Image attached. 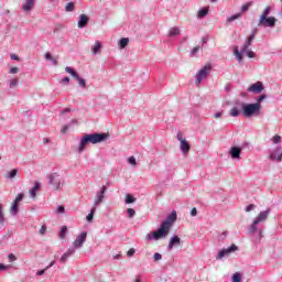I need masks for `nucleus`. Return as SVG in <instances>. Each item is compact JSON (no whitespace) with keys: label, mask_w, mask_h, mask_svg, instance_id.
Here are the masks:
<instances>
[{"label":"nucleus","mask_w":282,"mask_h":282,"mask_svg":"<svg viewBox=\"0 0 282 282\" xmlns=\"http://www.w3.org/2000/svg\"><path fill=\"white\" fill-rule=\"evenodd\" d=\"M6 223V216L3 215V205L0 204V224Z\"/></svg>","instance_id":"36"},{"label":"nucleus","mask_w":282,"mask_h":282,"mask_svg":"<svg viewBox=\"0 0 282 282\" xmlns=\"http://www.w3.org/2000/svg\"><path fill=\"white\" fill-rule=\"evenodd\" d=\"M46 180L52 191H63V188H65V177L57 172L47 174Z\"/></svg>","instance_id":"3"},{"label":"nucleus","mask_w":282,"mask_h":282,"mask_svg":"<svg viewBox=\"0 0 282 282\" xmlns=\"http://www.w3.org/2000/svg\"><path fill=\"white\" fill-rule=\"evenodd\" d=\"M45 61H50L52 63V65L56 66L58 65V59H56V57L52 56V53L46 52L44 55Z\"/></svg>","instance_id":"20"},{"label":"nucleus","mask_w":282,"mask_h":282,"mask_svg":"<svg viewBox=\"0 0 282 282\" xmlns=\"http://www.w3.org/2000/svg\"><path fill=\"white\" fill-rule=\"evenodd\" d=\"M55 264H56V261H52V262L46 267V270H50V268H54Z\"/></svg>","instance_id":"61"},{"label":"nucleus","mask_w":282,"mask_h":282,"mask_svg":"<svg viewBox=\"0 0 282 282\" xmlns=\"http://www.w3.org/2000/svg\"><path fill=\"white\" fill-rule=\"evenodd\" d=\"M180 141V151L183 153L184 158L188 156V152L191 151V143L183 138H178Z\"/></svg>","instance_id":"10"},{"label":"nucleus","mask_w":282,"mask_h":282,"mask_svg":"<svg viewBox=\"0 0 282 282\" xmlns=\"http://www.w3.org/2000/svg\"><path fill=\"white\" fill-rule=\"evenodd\" d=\"M153 259L154 261H162V253H154Z\"/></svg>","instance_id":"46"},{"label":"nucleus","mask_w":282,"mask_h":282,"mask_svg":"<svg viewBox=\"0 0 282 282\" xmlns=\"http://www.w3.org/2000/svg\"><path fill=\"white\" fill-rule=\"evenodd\" d=\"M46 231H47V226L43 225V226L40 228V235H45Z\"/></svg>","instance_id":"49"},{"label":"nucleus","mask_w":282,"mask_h":282,"mask_svg":"<svg viewBox=\"0 0 282 282\" xmlns=\"http://www.w3.org/2000/svg\"><path fill=\"white\" fill-rule=\"evenodd\" d=\"M74 8H75L74 2H68V3L65 6V12H74Z\"/></svg>","instance_id":"32"},{"label":"nucleus","mask_w":282,"mask_h":282,"mask_svg":"<svg viewBox=\"0 0 282 282\" xmlns=\"http://www.w3.org/2000/svg\"><path fill=\"white\" fill-rule=\"evenodd\" d=\"M105 193H107V185H102L100 191L96 194L95 200H94V207L100 206L102 202H105Z\"/></svg>","instance_id":"8"},{"label":"nucleus","mask_w":282,"mask_h":282,"mask_svg":"<svg viewBox=\"0 0 282 282\" xmlns=\"http://www.w3.org/2000/svg\"><path fill=\"white\" fill-rule=\"evenodd\" d=\"M267 96L262 95L258 98L257 102H259V105H261L262 100H265Z\"/></svg>","instance_id":"57"},{"label":"nucleus","mask_w":282,"mask_h":282,"mask_svg":"<svg viewBox=\"0 0 282 282\" xmlns=\"http://www.w3.org/2000/svg\"><path fill=\"white\" fill-rule=\"evenodd\" d=\"M177 219V212L172 210L171 215L166 217V219L161 224L160 228L156 231H152L147 235L148 241H158L166 235H169V230H171V226H173V223Z\"/></svg>","instance_id":"1"},{"label":"nucleus","mask_w":282,"mask_h":282,"mask_svg":"<svg viewBox=\"0 0 282 282\" xmlns=\"http://www.w3.org/2000/svg\"><path fill=\"white\" fill-rule=\"evenodd\" d=\"M250 8H252V1L246 2V3L241 7V12H248V10H250Z\"/></svg>","instance_id":"30"},{"label":"nucleus","mask_w":282,"mask_h":282,"mask_svg":"<svg viewBox=\"0 0 282 282\" xmlns=\"http://www.w3.org/2000/svg\"><path fill=\"white\" fill-rule=\"evenodd\" d=\"M108 138H109V133H105V132H101V133L95 132V133H89L84 135L79 142L78 153H83L87 144H100V142H105V140H107Z\"/></svg>","instance_id":"2"},{"label":"nucleus","mask_w":282,"mask_h":282,"mask_svg":"<svg viewBox=\"0 0 282 282\" xmlns=\"http://www.w3.org/2000/svg\"><path fill=\"white\" fill-rule=\"evenodd\" d=\"M68 259H69V256L66 253H63V256L59 258V263H67Z\"/></svg>","instance_id":"39"},{"label":"nucleus","mask_w":282,"mask_h":282,"mask_svg":"<svg viewBox=\"0 0 282 282\" xmlns=\"http://www.w3.org/2000/svg\"><path fill=\"white\" fill-rule=\"evenodd\" d=\"M241 13H237L235 15H231L227 19V23H231V21H237V19H240Z\"/></svg>","instance_id":"35"},{"label":"nucleus","mask_w":282,"mask_h":282,"mask_svg":"<svg viewBox=\"0 0 282 282\" xmlns=\"http://www.w3.org/2000/svg\"><path fill=\"white\" fill-rule=\"evenodd\" d=\"M263 90V83L257 82L256 84H252L247 91H250L251 94H261Z\"/></svg>","instance_id":"13"},{"label":"nucleus","mask_w":282,"mask_h":282,"mask_svg":"<svg viewBox=\"0 0 282 282\" xmlns=\"http://www.w3.org/2000/svg\"><path fill=\"white\" fill-rule=\"evenodd\" d=\"M242 54L243 53H241V51L239 52V50H235V55L237 56V58L239 59V61H242L243 59V56H242Z\"/></svg>","instance_id":"43"},{"label":"nucleus","mask_w":282,"mask_h":282,"mask_svg":"<svg viewBox=\"0 0 282 282\" xmlns=\"http://www.w3.org/2000/svg\"><path fill=\"white\" fill-rule=\"evenodd\" d=\"M47 271V269H42L40 271L36 272V276H43V274H45V272Z\"/></svg>","instance_id":"53"},{"label":"nucleus","mask_w":282,"mask_h":282,"mask_svg":"<svg viewBox=\"0 0 282 282\" xmlns=\"http://www.w3.org/2000/svg\"><path fill=\"white\" fill-rule=\"evenodd\" d=\"M237 250H239V247H237V245H231L227 249H221L217 254L216 259H224V257H228V254L237 252Z\"/></svg>","instance_id":"11"},{"label":"nucleus","mask_w":282,"mask_h":282,"mask_svg":"<svg viewBox=\"0 0 282 282\" xmlns=\"http://www.w3.org/2000/svg\"><path fill=\"white\" fill-rule=\"evenodd\" d=\"M170 36H177V29L174 26L173 29L170 30Z\"/></svg>","instance_id":"47"},{"label":"nucleus","mask_w":282,"mask_h":282,"mask_svg":"<svg viewBox=\"0 0 282 282\" xmlns=\"http://www.w3.org/2000/svg\"><path fill=\"white\" fill-rule=\"evenodd\" d=\"M230 116H232V118H237L241 116V110H239L237 107H234L230 109Z\"/></svg>","instance_id":"26"},{"label":"nucleus","mask_w":282,"mask_h":282,"mask_svg":"<svg viewBox=\"0 0 282 282\" xmlns=\"http://www.w3.org/2000/svg\"><path fill=\"white\" fill-rule=\"evenodd\" d=\"M10 58H11V61H21V58L17 54H11Z\"/></svg>","instance_id":"54"},{"label":"nucleus","mask_w":282,"mask_h":282,"mask_svg":"<svg viewBox=\"0 0 282 282\" xmlns=\"http://www.w3.org/2000/svg\"><path fill=\"white\" fill-rule=\"evenodd\" d=\"M272 140H273V144H279V142H281V135L275 134V135L272 138Z\"/></svg>","instance_id":"44"},{"label":"nucleus","mask_w":282,"mask_h":282,"mask_svg":"<svg viewBox=\"0 0 282 282\" xmlns=\"http://www.w3.org/2000/svg\"><path fill=\"white\" fill-rule=\"evenodd\" d=\"M67 235V226H63L59 231V239H65Z\"/></svg>","instance_id":"31"},{"label":"nucleus","mask_w":282,"mask_h":282,"mask_svg":"<svg viewBox=\"0 0 282 282\" xmlns=\"http://www.w3.org/2000/svg\"><path fill=\"white\" fill-rule=\"evenodd\" d=\"M212 69H213V66L210 64H206L200 70H198V73L196 74L195 84L199 85L202 80H206Z\"/></svg>","instance_id":"6"},{"label":"nucleus","mask_w":282,"mask_h":282,"mask_svg":"<svg viewBox=\"0 0 282 282\" xmlns=\"http://www.w3.org/2000/svg\"><path fill=\"white\" fill-rule=\"evenodd\" d=\"M128 163L131 164V166L138 165V161L135 160V156L128 158Z\"/></svg>","instance_id":"37"},{"label":"nucleus","mask_w":282,"mask_h":282,"mask_svg":"<svg viewBox=\"0 0 282 282\" xmlns=\"http://www.w3.org/2000/svg\"><path fill=\"white\" fill-rule=\"evenodd\" d=\"M270 215V209H267L264 212H261L257 218L253 220L254 224H261V221H265L268 219V216Z\"/></svg>","instance_id":"15"},{"label":"nucleus","mask_w":282,"mask_h":282,"mask_svg":"<svg viewBox=\"0 0 282 282\" xmlns=\"http://www.w3.org/2000/svg\"><path fill=\"white\" fill-rule=\"evenodd\" d=\"M101 50H102V44L100 43V41H97L95 45L91 47V54L96 56V54H98Z\"/></svg>","instance_id":"21"},{"label":"nucleus","mask_w":282,"mask_h":282,"mask_svg":"<svg viewBox=\"0 0 282 282\" xmlns=\"http://www.w3.org/2000/svg\"><path fill=\"white\" fill-rule=\"evenodd\" d=\"M87 241V231H83L77 236V238L73 242V248L76 250L80 249L83 245Z\"/></svg>","instance_id":"9"},{"label":"nucleus","mask_w":282,"mask_h":282,"mask_svg":"<svg viewBox=\"0 0 282 282\" xmlns=\"http://www.w3.org/2000/svg\"><path fill=\"white\" fill-rule=\"evenodd\" d=\"M89 23V15L87 14H80L79 19L77 21V28L83 30V28H87V24Z\"/></svg>","instance_id":"14"},{"label":"nucleus","mask_w":282,"mask_h":282,"mask_svg":"<svg viewBox=\"0 0 282 282\" xmlns=\"http://www.w3.org/2000/svg\"><path fill=\"white\" fill-rule=\"evenodd\" d=\"M69 111H72L69 108H66L62 111V113H69Z\"/></svg>","instance_id":"63"},{"label":"nucleus","mask_w":282,"mask_h":282,"mask_svg":"<svg viewBox=\"0 0 282 282\" xmlns=\"http://www.w3.org/2000/svg\"><path fill=\"white\" fill-rule=\"evenodd\" d=\"M23 197H25V195L23 193H19L13 203L19 204L20 202H23Z\"/></svg>","instance_id":"34"},{"label":"nucleus","mask_w":282,"mask_h":282,"mask_svg":"<svg viewBox=\"0 0 282 282\" xmlns=\"http://www.w3.org/2000/svg\"><path fill=\"white\" fill-rule=\"evenodd\" d=\"M19 174V170L18 169H13L10 172H8L6 174V178L7 180H14V177H17V175Z\"/></svg>","instance_id":"23"},{"label":"nucleus","mask_w":282,"mask_h":282,"mask_svg":"<svg viewBox=\"0 0 282 282\" xmlns=\"http://www.w3.org/2000/svg\"><path fill=\"white\" fill-rule=\"evenodd\" d=\"M133 254H135V249H129V251L127 252V257H133Z\"/></svg>","instance_id":"50"},{"label":"nucleus","mask_w":282,"mask_h":282,"mask_svg":"<svg viewBox=\"0 0 282 282\" xmlns=\"http://www.w3.org/2000/svg\"><path fill=\"white\" fill-rule=\"evenodd\" d=\"M11 74H19V67H12L10 68V72Z\"/></svg>","instance_id":"55"},{"label":"nucleus","mask_w":282,"mask_h":282,"mask_svg":"<svg viewBox=\"0 0 282 282\" xmlns=\"http://www.w3.org/2000/svg\"><path fill=\"white\" fill-rule=\"evenodd\" d=\"M10 214L12 217H17L19 215V203H12Z\"/></svg>","instance_id":"22"},{"label":"nucleus","mask_w":282,"mask_h":282,"mask_svg":"<svg viewBox=\"0 0 282 282\" xmlns=\"http://www.w3.org/2000/svg\"><path fill=\"white\" fill-rule=\"evenodd\" d=\"M41 189V183L35 181L34 186L30 189V195L32 198L36 197V192Z\"/></svg>","instance_id":"18"},{"label":"nucleus","mask_w":282,"mask_h":282,"mask_svg":"<svg viewBox=\"0 0 282 282\" xmlns=\"http://www.w3.org/2000/svg\"><path fill=\"white\" fill-rule=\"evenodd\" d=\"M34 9V0H26L23 4H22V10L24 12H32V10Z\"/></svg>","instance_id":"16"},{"label":"nucleus","mask_w":282,"mask_h":282,"mask_svg":"<svg viewBox=\"0 0 282 282\" xmlns=\"http://www.w3.org/2000/svg\"><path fill=\"white\" fill-rule=\"evenodd\" d=\"M127 213H128V217H129L130 219H133V217H135V209H133V208H128Z\"/></svg>","instance_id":"38"},{"label":"nucleus","mask_w":282,"mask_h":282,"mask_svg":"<svg viewBox=\"0 0 282 282\" xmlns=\"http://www.w3.org/2000/svg\"><path fill=\"white\" fill-rule=\"evenodd\" d=\"M43 144H50V139L48 138H44L43 139Z\"/></svg>","instance_id":"62"},{"label":"nucleus","mask_w":282,"mask_h":282,"mask_svg":"<svg viewBox=\"0 0 282 282\" xmlns=\"http://www.w3.org/2000/svg\"><path fill=\"white\" fill-rule=\"evenodd\" d=\"M241 115L243 118H252V116H259V111H261V104H240Z\"/></svg>","instance_id":"4"},{"label":"nucleus","mask_w":282,"mask_h":282,"mask_svg":"<svg viewBox=\"0 0 282 282\" xmlns=\"http://www.w3.org/2000/svg\"><path fill=\"white\" fill-rule=\"evenodd\" d=\"M10 264L0 263V272H6V270H10Z\"/></svg>","instance_id":"40"},{"label":"nucleus","mask_w":282,"mask_h":282,"mask_svg":"<svg viewBox=\"0 0 282 282\" xmlns=\"http://www.w3.org/2000/svg\"><path fill=\"white\" fill-rule=\"evenodd\" d=\"M256 35H257V32H253L251 35H249L241 47V54H246L248 58H254L257 56L254 52L248 50L250 45H252V41H254Z\"/></svg>","instance_id":"5"},{"label":"nucleus","mask_w":282,"mask_h":282,"mask_svg":"<svg viewBox=\"0 0 282 282\" xmlns=\"http://www.w3.org/2000/svg\"><path fill=\"white\" fill-rule=\"evenodd\" d=\"M18 85H19V79L14 78L9 80L10 89H14V87H17Z\"/></svg>","instance_id":"33"},{"label":"nucleus","mask_w":282,"mask_h":282,"mask_svg":"<svg viewBox=\"0 0 282 282\" xmlns=\"http://www.w3.org/2000/svg\"><path fill=\"white\" fill-rule=\"evenodd\" d=\"M75 124H78V120L76 119L70 120L67 124H65L62 128V133H67V131H69V129H72V127H74Z\"/></svg>","instance_id":"19"},{"label":"nucleus","mask_w":282,"mask_h":282,"mask_svg":"<svg viewBox=\"0 0 282 282\" xmlns=\"http://www.w3.org/2000/svg\"><path fill=\"white\" fill-rule=\"evenodd\" d=\"M206 14H208V9H202L200 11H198V17L200 19L206 17Z\"/></svg>","instance_id":"41"},{"label":"nucleus","mask_w":282,"mask_h":282,"mask_svg":"<svg viewBox=\"0 0 282 282\" xmlns=\"http://www.w3.org/2000/svg\"><path fill=\"white\" fill-rule=\"evenodd\" d=\"M175 243H177V235L173 236L169 246H167V249L169 250H173V246H175Z\"/></svg>","instance_id":"29"},{"label":"nucleus","mask_w":282,"mask_h":282,"mask_svg":"<svg viewBox=\"0 0 282 282\" xmlns=\"http://www.w3.org/2000/svg\"><path fill=\"white\" fill-rule=\"evenodd\" d=\"M271 11H272V8L265 7V9L263 10V12L259 19H261V21H263L264 19H267L269 17Z\"/></svg>","instance_id":"25"},{"label":"nucleus","mask_w":282,"mask_h":282,"mask_svg":"<svg viewBox=\"0 0 282 282\" xmlns=\"http://www.w3.org/2000/svg\"><path fill=\"white\" fill-rule=\"evenodd\" d=\"M221 116H224V111H219V112H216L215 115H214V118H221Z\"/></svg>","instance_id":"58"},{"label":"nucleus","mask_w":282,"mask_h":282,"mask_svg":"<svg viewBox=\"0 0 282 282\" xmlns=\"http://www.w3.org/2000/svg\"><path fill=\"white\" fill-rule=\"evenodd\" d=\"M65 72L67 74H70V76H73V78H75V80H77V83L82 89H87V82H85V79L83 77H80V75H78V73L74 68L66 66Z\"/></svg>","instance_id":"7"},{"label":"nucleus","mask_w":282,"mask_h":282,"mask_svg":"<svg viewBox=\"0 0 282 282\" xmlns=\"http://www.w3.org/2000/svg\"><path fill=\"white\" fill-rule=\"evenodd\" d=\"M251 210H254V205L250 204L246 207V213H250Z\"/></svg>","instance_id":"52"},{"label":"nucleus","mask_w":282,"mask_h":282,"mask_svg":"<svg viewBox=\"0 0 282 282\" xmlns=\"http://www.w3.org/2000/svg\"><path fill=\"white\" fill-rule=\"evenodd\" d=\"M96 214V207H93L91 209H90V213L86 216V220L88 221V223H91V221H94V215Z\"/></svg>","instance_id":"27"},{"label":"nucleus","mask_w":282,"mask_h":282,"mask_svg":"<svg viewBox=\"0 0 282 282\" xmlns=\"http://www.w3.org/2000/svg\"><path fill=\"white\" fill-rule=\"evenodd\" d=\"M230 154H231V158H234V160H239L241 155V148L232 147L230 150Z\"/></svg>","instance_id":"17"},{"label":"nucleus","mask_w":282,"mask_h":282,"mask_svg":"<svg viewBox=\"0 0 282 282\" xmlns=\"http://www.w3.org/2000/svg\"><path fill=\"white\" fill-rule=\"evenodd\" d=\"M76 252V248H69L66 250L65 254H67L68 257H72V254H74Z\"/></svg>","instance_id":"42"},{"label":"nucleus","mask_w":282,"mask_h":282,"mask_svg":"<svg viewBox=\"0 0 282 282\" xmlns=\"http://www.w3.org/2000/svg\"><path fill=\"white\" fill-rule=\"evenodd\" d=\"M120 50H124L129 45V37H121L118 42Z\"/></svg>","instance_id":"24"},{"label":"nucleus","mask_w":282,"mask_h":282,"mask_svg":"<svg viewBox=\"0 0 282 282\" xmlns=\"http://www.w3.org/2000/svg\"><path fill=\"white\" fill-rule=\"evenodd\" d=\"M61 83H62V84H65V83L68 84V83H69V77H64V78H62V79H61Z\"/></svg>","instance_id":"60"},{"label":"nucleus","mask_w":282,"mask_h":282,"mask_svg":"<svg viewBox=\"0 0 282 282\" xmlns=\"http://www.w3.org/2000/svg\"><path fill=\"white\" fill-rule=\"evenodd\" d=\"M124 202H126V204H135L137 199H135V197H133V195L127 194Z\"/></svg>","instance_id":"28"},{"label":"nucleus","mask_w":282,"mask_h":282,"mask_svg":"<svg viewBox=\"0 0 282 282\" xmlns=\"http://www.w3.org/2000/svg\"><path fill=\"white\" fill-rule=\"evenodd\" d=\"M191 216L192 217H197V208H192V210H191Z\"/></svg>","instance_id":"56"},{"label":"nucleus","mask_w":282,"mask_h":282,"mask_svg":"<svg viewBox=\"0 0 282 282\" xmlns=\"http://www.w3.org/2000/svg\"><path fill=\"white\" fill-rule=\"evenodd\" d=\"M56 213H58V214L65 213V206H63V205L57 206Z\"/></svg>","instance_id":"48"},{"label":"nucleus","mask_w":282,"mask_h":282,"mask_svg":"<svg viewBox=\"0 0 282 282\" xmlns=\"http://www.w3.org/2000/svg\"><path fill=\"white\" fill-rule=\"evenodd\" d=\"M258 25H263L264 28H274V25H276V18L270 17L264 18L263 20L259 19Z\"/></svg>","instance_id":"12"},{"label":"nucleus","mask_w":282,"mask_h":282,"mask_svg":"<svg viewBox=\"0 0 282 282\" xmlns=\"http://www.w3.org/2000/svg\"><path fill=\"white\" fill-rule=\"evenodd\" d=\"M259 224H254V220H253V223H252V225H251V227H250V230H251V232H257V226H258Z\"/></svg>","instance_id":"51"},{"label":"nucleus","mask_w":282,"mask_h":282,"mask_svg":"<svg viewBox=\"0 0 282 282\" xmlns=\"http://www.w3.org/2000/svg\"><path fill=\"white\" fill-rule=\"evenodd\" d=\"M135 282H142V279H140V275L135 279Z\"/></svg>","instance_id":"64"},{"label":"nucleus","mask_w":282,"mask_h":282,"mask_svg":"<svg viewBox=\"0 0 282 282\" xmlns=\"http://www.w3.org/2000/svg\"><path fill=\"white\" fill-rule=\"evenodd\" d=\"M199 52V46H195L193 50H192V55L194 56V54L198 53Z\"/></svg>","instance_id":"59"},{"label":"nucleus","mask_w":282,"mask_h":282,"mask_svg":"<svg viewBox=\"0 0 282 282\" xmlns=\"http://www.w3.org/2000/svg\"><path fill=\"white\" fill-rule=\"evenodd\" d=\"M8 259H9V262H10V263H13V261H17V256H14V253H10V254L8 256Z\"/></svg>","instance_id":"45"}]
</instances>
